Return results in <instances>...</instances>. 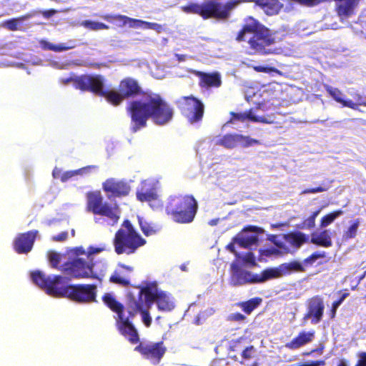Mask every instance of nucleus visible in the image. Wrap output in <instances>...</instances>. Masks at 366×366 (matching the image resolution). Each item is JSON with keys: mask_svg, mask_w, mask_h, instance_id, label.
I'll list each match as a JSON object with an SVG mask.
<instances>
[{"mask_svg": "<svg viewBox=\"0 0 366 366\" xmlns=\"http://www.w3.org/2000/svg\"><path fill=\"white\" fill-rule=\"evenodd\" d=\"M140 229L145 236H150L154 234L157 232L156 227L152 223L147 222L142 217H138Z\"/></svg>", "mask_w": 366, "mask_h": 366, "instance_id": "58836bf2", "label": "nucleus"}, {"mask_svg": "<svg viewBox=\"0 0 366 366\" xmlns=\"http://www.w3.org/2000/svg\"><path fill=\"white\" fill-rule=\"evenodd\" d=\"M256 352V349L253 345L246 347L242 352L241 356L243 360H249L254 357Z\"/></svg>", "mask_w": 366, "mask_h": 366, "instance_id": "de8ad7c7", "label": "nucleus"}, {"mask_svg": "<svg viewBox=\"0 0 366 366\" xmlns=\"http://www.w3.org/2000/svg\"><path fill=\"white\" fill-rule=\"evenodd\" d=\"M322 207H320L316 211L313 212L309 217L305 219L302 222L301 228L312 229L315 226V219L320 213Z\"/></svg>", "mask_w": 366, "mask_h": 366, "instance_id": "a19ab883", "label": "nucleus"}, {"mask_svg": "<svg viewBox=\"0 0 366 366\" xmlns=\"http://www.w3.org/2000/svg\"><path fill=\"white\" fill-rule=\"evenodd\" d=\"M99 74H81L64 79V84L71 82L74 87L82 92H89L97 95Z\"/></svg>", "mask_w": 366, "mask_h": 366, "instance_id": "f8f14e48", "label": "nucleus"}, {"mask_svg": "<svg viewBox=\"0 0 366 366\" xmlns=\"http://www.w3.org/2000/svg\"><path fill=\"white\" fill-rule=\"evenodd\" d=\"M86 197L87 212L106 217L113 224L117 223L120 217V210L117 205L112 206L107 202H104L102 193L99 190L88 192Z\"/></svg>", "mask_w": 366, "mask_h": 366, "instance_id": "423d86ee", "label": "nucleus"}, {"mask_svg": "<svg viewBox=\"0 0 366 366\" xmlns=\"http://www.w3.org/2000/svg\"><path fill=\"white\" fill-rule=\"evenodd\" d=\"M326 254L325 252H313L311 255L305 258L303 261V263L305 265H312L315 263V262L320 258H325Z\"/></svg>", "mask_w": 366, "mask_h": 366, "instance_id": "a18cd8bd", "label": "nucleus"}, {"mask_svg": "<svg viewBox=\"0 0 366 366\" xmlns=\"http://www.w3.org/2000/svg\"><path fill=\"white\" fill-rule=\"evenodd\" d=\"M325 360H309L303 362L298 363L295 366H325Z\"/></svg>", "mask_w": 366, "mask_h": 366, "instance_id": "3c124183", "label": "nucleus"}, {"mask_svg": "<svg viewBox=\"0 0 366 366\" xmlns=\"http://www.w3.org/2000/svg\"><path fill=\"white\" fill-rule=\"evenodd\" d=\"M97 288L94 284L71 285L67 298L78 303L96 302Z\"/></svg>", "mask_w": 366, "mask_h": 366, "instance_id": "9d476101", "label": "nucleus"}, {"mask_svg": "<svg viewBox=\"0 0 366 366\" xmlns=\"http://www.w3.org/2000/svg\"><path fill=\"white\" fill-rule=\"evenodd\" d=\"M154 302L160 311H171L174 307L169 295L163 290L159 292Z\"/></svg>", "mask_w": 366, "mask_h": 366, "instance_id": "2f4dec72", "label": "nucleus"}, {"mask_svg": "<svg viewBox=\"0 0 366 366\" xmlns=\"http://www.w3.org/2000/svg\"><path fill=\"white\" fill-rule=\"evenodd\" d=\"M149 29H153L157 31L158 33H160L163 31V27L161 24L153 22Z\"/></svg>", "mask_w": 366, "mask_h": 366, "instance_id": "680f3d73", "label": "nucleus"}, {"mask_svg": "<svg viewBox=\"0 0 366 366\" xmlns=\"http://www.w3.org/2000/svg\"><path fill=\"white\" fill-rule=\"evenodd\" d=\"M68 238V232L66 231L61 232L59 234L54 235L51 237V239L53 242H65Z\"/></svg>", "mask_w": 366, "mask_h": 366, "instance_id": "864d4df0", "label": "nucleus"}, {"mask_svg": "<svg viewBox=\"0 0 366 366\" xmlns=\"http://www.w3.org/2000/svg\"><path fill=\"white\" fill-rule=\"evenodd\" d=\"M230 269L229 283L231 286L239 287L247 284H256L255 274L242 269L237 262H232Z\"/></svg>", "mask_w": 366, "mask_h": 366, "instance_id": "dca6fc26", "label": "nucleus"}, {"mask_svg": "<svg viewBox=\"0 0 366 366\" xmlns=\"http://www.w3.org/2000/svg\"><path fill=\"white\" fill-rule=\"evenodd\" d=\"M324 310L322 297L320 295L313 296L307 300V312L303 319L305 320L310 319L312 324H317L322 319Z\"/></svg>", "mask_w": 366, "mask_h": 366, "instance_id": "a211bd4d", "label": "nucleus"}, {"mask_svg": "<svg viewBox=\"0 0 366 366\" xmlns=\"http://www.w3.org/2000/svg\"><path fill=\"white\" fill-rule=\"evenodd\" d=\"M100 249H95L89 251L86 258L75 257L71 261L64 264V272L74 279H96L97 274L94 272V263L92 254L99 252Z\"/></svg>", "mask_w": 366, "mask_h": 366, "instance_id": "0eeeda50", "label": "nucleus"}, {"mask_svg": "<svg viewBox=\"0 0 366 366\" xmlns=\"http://www.w3.org/2000/svg\"><path fill=\"white\" fill-rule=\"evenodd\" d=\"M193 74L199 77V86L201 88H217L222 85L221 75L217 71L206 73L201 71H194Z\"/></svg>", "mask_w": 366, "mask_h": 366, "instance_id": "b1692460", "label": "nucleus"}, {"mask_svg": "<svg viewBox=\"0 0 366 366\" xmlns=\"http://www.w3.org/2000/svg\"><path fill=\"white\" fill-rule=\"evenodd\" d=\"M97 169V167L95 165H89L84 167H81L79 169L74 170L75 175H87L90 174L93 170H95Z\"/></svg>", "mask_w": 366, "mask_h": 366, "instance_id": "09e8293b", "label": "nucleus"}, {"mask_svg": "<svg viewBox=\"0 0 366 366\" xmlns=\"http://www.w3.org/2000/svg\"><path fill=\"white\" fill-rule=\"evenodd\" d=\"M233 241L238 244L240 247L244 248H247L254 244H256L258 241V238L256 235H252L247 237H235L233 238Z\"/></svg>", "mask_w": 366, "mask_h": 366, "instance_id": "ea45409f", "label": "nucleus"}, {"mask_svg": "<svg viewBox=\"0 0 366 366\" xmlns=\"http://www.w3.org/2000/svg\"><path fill=\"white\" fill-rule=\"evenodd\" d=\"M32 281L46 294L54 297H68L70 286L69 279L61 275L46 276L41 271L36 270L31 274Z\"/></svg>", "mask_w": 366, "mask_h": 366, "instance_id": "39448f33", "label": "nucleus"}, {"mask_svg": "<svg viewBox=\"0 0 366 366\" xmlns=\"http://www.w3.org/2000/svg\"><path fill=\"white\" fill-rule=\"evenodd\" d=\"M315 335L314 330L301 331L290 342H286L285 347L290 350H297L310 343L315 338Z\"/></svg>", "mask_w": 366, "mask_h": 366, "instance_id": "393cba45", "label": "nucleus"}, {"mask_svg": "<svg viewBox=\"0 0 366 366\" xmlns=\"http://www.w3.org/2000/svg\"><path fill=\"white\" fill-rule=\"evenodd\" d=\"M333 180H328L326 183H322L320 186L313 188H307L302 192V194H315L319 192H323L327 191L330 187Z\"/></svg>", "mask_w": 366, "mask_h": 366, "instance_id": "79ce46f5", "label": "nucleus"}, {"mask_svg": "<svg viewBox=\"0 0 366 366\" xmlns=\"http://www.w3.org/2000/svg\"><path fill=\"white\" fill-rule=\"evenodd\" d=\"M337 294L340 295V297L333 302L334 304L337 305L338 307L343 302V301L350 295V292L347 289H345L342 290H340L337 292Z\"/></svg>", "mask_w": 366, "mask_h": 366, "instance_id": "603ef678", "label": "nucleus"}, {"mask_svg": "<svg viewBox=\"0 0 366 366\" xmlns=\"http://www.w3.org/2000/svg\"><path fill=\"white\" fill-rule=\"evenodd\" d=\"M338 307H339L337 305H336L335 304H334L332 302V307H331L330 311V316L331 319H333V318L335 317L337 310L338 309Z\"/></svg>", "mask_w": 366, "mask_h": 366, "instance_id": "e2e57ef3", "label": "nucleus"}, {"mask_svg": "<svg viewBox=\"0 0 366 366\" xmlns=\"http://www.w3.org/2000/svg\"><path fill=\"white\" fill-rule=\"evenodd\" d=\"M273 42L269 30L266 26L256 34H253L247 40L252 53H264L265 48Z\"/></svg>", "mask_w": 366, "mask_h": 366, "instance_id": "f3484780", "label": "nucleus"}, {"mask_svg": "<svg viewBox=\"0 0 366 366\" xmlns=\"http://www.w3.org/2000/svg\"><path fill=\"white\" fill-rule=\"evenodd\" d=\"M83 25L86 28H87L90 30H93V31L109 29V28L108 25H107L104 23L93 21H90V20L84 21L83 22Z\"/></svg>", "mask_w": 366, "mask_h": 366, "instance_id": "c03bdc74", "label": "nucleus"}, {"mask_svg": "<svg viewBox=\"0 0 366 366\" xmlns=\"http://www.w3.org/2000/svg\"><path fill=\"white\" fill-rule=\"evenodd\" d=\"M134 271V267L122 263L117 264V268L109 277V282L122 287L130 285L129 274Z\"/></svg>", "mask_w": 366, "mask_h": 366, "instance_id": "5701e85b", "label": "nucleus"}, {"mask_svg": "<svg viewBox=\"0 0 366 366\" xmlns=\"http://www.w3.org/2000/svg\"><path fill=\"white\" fill-rule=\"evenodd\" d=\"M74 176H76L74 170L67 171L64 173H61V174L60 176V180L62 182H65L67 180H69L70 178L73 177Z\"/></svg>", "mask_w": 366, "mask_h": 366, "instance_id": "13d9d810", "label": "nucleus"}, {"mask_svg": "<svg viewBox=\"0 0 366 366\" xmlns=\"http://www.w3.org/2000/svg\"><path fill=\"white\" fill-rule=\"evenodd\" d=\"M105 81L104 76L99 74L96 96L104 97L114 107L121 105L125 99L142 96L140 100L129 102L126 107L132 133L146 127L149 119L158 126H164L173 119V108L160 94L144 92L137 79L130 76L122 79L118 85V91L107 89Z\"/></svg>", "mask_w": 366, "mask_h": 366, "instance_id": "f257e3e1", "label": "nucleus"}, {"mask_svg": "<svg viewBox=\"0 0 366 366\" xmlns=\"http://www.w3.org/2000/svg\"><path fill=\"white\" fill-rule=\"evenodd\" d=\"M256 284L262 283L267 280L276 279L282 277L280 269V265L277 267L268 268L264 269L260 274H255Z\"/></svg>", "mask_w": 366, "mask_h": 366, "instance_id": "7c9ffc66", "label": "nucleus"}, {"mask_svg": "<svg viewBox=\"0 0 366 366\" xmlns=\"http://www.w3.org/2000/svg\"><path fill=\"white\" fill-rule=\"evenodd\" d=\"M40 45L44 50H49L54 52H61L73 49L77 46L76 41L72 39L69 40L66 43H61L59 44H54L46 40H41L40 41Z\"/></svg>", "mask_w": 366, "mask_h": 366, "instance_id": "c85d7f7f", "label": "nucleus"}, {"mask_svg": "<svg viewBox=\"0 0 366 366\" xmlns=\"http://www.w3.org/2000/svg\"><path fill=\"white\" fill-rule=\"evenodd\" d=\"M242 231L252 232H259L262 231V229L257 226L249 225V226L245 227Z\"/></svg>", "mask_w": 366, "mask_h": 366, "instance_id": "bf43d9fd", "label": "nucleus"}, {"mask_svg": "<svg viewBox=\"0 0 366 366\" xmlns=\"http://www.w3.org/2000/svg\"><path fill=\"white\" fill-rule=\"evenodd\" d=\"M139 290L137 299L138 301H143L146 307L150 308L154 303L155 300L161 290L159 289L158 283L156 281H144L142 285L134 287Z\"/></svg>", "mask_w": 366, "mask_h": 366, "instance_id": "2eb2a0df", "label": "nucleus"}, {"mask_svg": "<svg viewBox=\"0 0 366 366\" xmlns=\"http://www.w3.org/2000/svg\"><path fill=\"white\" fill-rule=\"evenodd\" d=\"M176 104L182 114L190 124H195L202 120L204 106L199 99L192 95L182 97Z\"/></svg>", "mask_w": 366, "mask_h": 366, "instance_id": "6e6552de", "label": "nucleus"}, {"mask_svg": "<svg viewBox=\"0 0 366 366\" xmlns=\"http://www.w3.org/2000/svg\"><path fill=\"white\" fill-rule=\"evenodd\" d=\"M134 351L139 352L143 358L149 360L153 365H158L167 352V347L163 341L157 342H139L134 347Z\"/></svg>", "mask_w": 366, "mask_h": 366, "instance_id": "1a4fd4ad", "label": "nucleus"}, {"mask_svg": "<svg viewBox=\"0 0 366 366\" xmlns=\"http://www.w3.org/2000/svg\"><path fill=\"white\" fill-rule=\"evenodd\" d=\"M49 260L53 268H57L60 262V255L55 252H51L49 254Z\"/></svg>", "mask_w": 366, "mask_h": 366, "instance_id": "8fccbe9b", "label": "nucleus"}, {"mask_svg": "<svg viewBox=\"0 0 366 366\" xmlns=\"http://www.w3.org/2000/svg\"><path fill=\"white\" fill-rule=\"evenodd\" d=\"M264 27L265 26L253 16H247L244 19L241 29L237 33L235 40L237 42L245 41L247 40V34L253 35V34H256Z\"/></svg>", "mask_w": 366, "mask_h": 366, "instance_id": "412c9836", "label": "nucleus"}, {"mask_svg": "<svg viewBox=\"0 0 366 366\" xmlns=\"http://www.w3.org/2000/svg\"><path fill=\"white\" fill-rule=\"evenodd\" d=\"M253 2L267 15L277 14L282 7L279 0H230L223 4L217 0H206L202 4L190 3L182 7L187 14L200 16L203 19H215L225 21L230 17L231 11L241 3Z\"/></svg>", "mask_w": 366, "mask_h": 366, "instance_id": "f03ea898", "label": "nucleus"}, {"mask_svg": "<svg viewBox=\"0 0 366 366\" xmlns=\"http://www.w3.org/2000/svg\"><path fill=\"white\" fill-rule=\"evenodd\" d=\"M360 221L359 219H355L352 224L347 228V229L344 232V238L352 239L355 238L357 233V229L360 225Z\"/></svg>", "mask_w": 366, "mask_h": 366, "instance_id": "37998d69", "label": "nucleus"}, {"mask_svg": "<svg viewBox=\"0 0 366 366\" xmlns=\"http://www.w3.org/2000/svg\"><path fill=\"white\" fill-rule=\"evenodd\" d=\"M244 261L247 263L254 264L255 259L254 254L252 252H249L244 257Z\"/></svg>", "mask_w": 366, "mask_h": 366, "instance_id": "052dcab7", "label": "nucleus"}, {"mask_svg": "<svg viewBox=\"0 0 366 366\" xmlns=\"http://www.w3.org/2000/svg\"><path fill=\"white\" fill-rule=\"evenodd\" d=\"M326 91L334 100L341 104L343 107H348L352 109L357 110L358 109V107L360 105V102H362V97L360 95L357 96V102H354L351 99H345V95L341 90L330 86H326Z\"/></svg>", "mask_w": 366, "mask_h": 366, "instance_id": "a878e982", "label": "nucleus"}, {"mask_svg": "<svg viewBox=\"0 0 366 366\" xmlns=\"http://www.w3.org/2000/svg\"><path fill=\"white\" fill-rule=\"evenodd\" d=\"M31 16L32 15L31 14H26L25 15L16 18L6 20L2 23V26L9 31H18L20 29L21 24L24 21L29 19Z\"/></svg>", "mask_w": 366, "mask_h": 366, "instance_id": "f704fd0d", "label": "nucleus"}, {"mask_svg": "<svg viewBox=\"0 0 366 366\" xmlns=\"http://www.w3.org/2000/svg\"><path fill=\"white\" fill-rule=\"evenodd\" d=\"M337 366H348V361L345 358L338 360Z\"/></svg>", "mask_w": 366, "mask_h": 366, "instance_id": "774afa93", "label": "nucleus"}, {"mask_svg": "<svg viewBox=\"0 0 366 366\" xmlns=\"http://www.w3.org/2000/svg\"><path fill=\"white\" fill-rule=\"evenodd\" d=\"M147 241L137 232L129 219H124L113 239L114 252L120 254L130 255L144 246Z\"/></svg>", "mask_w": 366, "mask_h": 366, "instance_id": "20e7f679", "label": "nucleus"}, {"mask_svg": "<svg viewBox=\"0 0 366 366\" xmlns=\"http://www.w3.org/2000/svg\"><path fill=\"white\" fill-rule=\"evenodd\" d=\"M55 11L54 10H47V11H44L43 12V16L46 18H49L51 17L52 15H54L55 14Z\"/></svg>", "mask_w": 366, "mask_h": 366, "instance_id": "338daca9", "label": "nucleus"}, {"mask_svg": "<svg viewBox=\"0 0 366 366\" xmlns=\"http://www.w3.org/2000/svg\"><path fill=\"white\" fill-rule=\"evenodd\" d=\"M262 302V299L259 297L251 298L247 301L239 302L237 305L247 315H250Z\"/></svg>", "mask_w": 366, "mask_h": 366, "instance_id": "72a5a7b5", "label": "nucleus"}, {"mask_svg": "<svg viewBox=\"0 0 366 366\" xmlns=\"http://www.w3.org/2000/svg\"><path fill=\"white\" fill-rule=\"evenodd\" d=\"M102 189L109 199L121 198L129 195L131 186L124 179L109 178L103 182Z\"/></svg>", "mask_w": 366, "mask_h": 366, "instance_id": "9b49d317", "label": "nucleus"}, {"mask_svg": "<svg viewBox=\"0 0 366 366\" xmlns=\"http://www.w3.org/2000/svg\"><path fill=\"white\" fill-rule=\"evenodd\" d=\"M145 307L143 301H138L133 297L128 300L126 310L129 315V317L134 318L138 313H140L143 323L147 327H149L152 320L149 312V308H144Z\"/></svg>", "mask_w": 366, "mask_h": 366, "instance_id": "aec40b11", "label": "nucleus"}, {"mask_svg": "<svg viewBox=\"0 0 366 366\" xmlns=\"http://www.w3.org/2000/svg\"><path fill=\"white\" fill-rule=\"evenodd\" d=\"M324 348H325L324 345L320 344L319 347L312 349V350H310L309 352H304L302 353V355L303 356H310L311 355H312L314 353H317L319 355H322L323 353Z\"/></svg>", "mask_w": 366, "mask_h": 366, "instance_id": "6e6d98bb", "label": "nucleus"}, {"mask_svg": "<svg viewBox=\"0 0 366 366\" xmlns=\"http://www.w3.org/2000/svg\"><path fill=\"white\" fill-rule=\"evenodd\" d=\"M252 69L257 71V72H263V73H276V74H280V70H278L277 68L274 66H252Z\"/></svg>", "mask_w": 366, "mask_h": 366, "instance_id": "49530a36", "label": "nucleus"}, {"mask_svg": "<svg viewBox=\"0 0 366 366\" xmlns=\"http://www.w3.org/2000/svg\"><path fill=\"white\" fill-rule=\"evenodd\" d=\"M137 199L141 202H152L156 200L158 197L156 189L154 188L144 189L143 188L140 191H137Z\"/></svg>", "mask_w": 366, "mask_h": 366, "instance_id": "e433bc0d", "label": "nucleus"}, {"mask_svg": "<svg viewBox=\"0 0 366 366\" xmlns=\"http://www.w3.org/2000/svg\"><path fill=\"white\" fill-rule=\"evenodd\" d=\"M310 242L324 247H330L332 245V241L328 231L325 229L319 234L313 235Z\"/></svg>", "mask_w": 366, "mask_h": 366, "instance_id": "c9c22d12", "label": "nucleus"}, {"mask_svg": "<svg viewBox=\"0 0 366 366\" xmlns=\"http://www.w3.org/2000/svg\"><path fill=\"white\" fill-rule=\"evenodd\" d=\"M61 174V169H58V168H54L53 172H52V176L55 179H60V176Z\"/></svg>", "mask_w": 366, "mask_h": 366, "instance_id": "0e129e2a", "label": "nucleus"}, {"mask_svg": "<svg viewBox=\"0 0 366 366\" xmlns=\"http://www.w3.org/2000/svg\"><path fill=\"white\" fill-rule=\"evenodd\" d=\"M231 119L229 122L234 121L244 122L249 120L253 122H261L264 124H273L274 122L270 117H257L253 114L252 109H249L244 113L230 112Z\"/></svg>", "mask_w": 366, "mask_h": 366, "instance_id": "bb28decb", "label": "nucleus"}, {"mask_svg": "<svg viewBox=\"0 0 366 366\" xmlns=\"http://www.w3.org/2000/svg\"><path fill=\"white\" fill-rule=\"evenodd\" d=\"M217 144L227 149H232L238 145L243 147L259 145L261 144V142L259 140L252 139L249 136L239 134H227L217 141Z\"/></svg>", "mask_w": 366, "mask_h": 366, "instance_id": "ddd939ff", "label": "nucleus"}, {"mask_svg": "<svg viewBox=\"0 0 366 366\" xmlns=\"http://www.w3.org/2000/svg\"><path fill=\"white\" fill-rule=\"evenodd\" d=\"M357 356L358 360L355 366H366V352H361Z\"/></svg>", "mask_w": 366, "mask_h": 366, "instance_id": "4d7b16f0", "label": "nucleus"}, {"mask_svg": "<svg viewBox=\"0 0 366 366\" xmlns=\"http://www.w3.org/2000/svg\"><path fill=\"white\" fill-rule=\"evenodd\" d=\"M280 269L283 277L289 275L293 272H303L305 271V267L302 262L294 260L280 264Z\"/></svg>", "mask_w": 366, "mask_h": 366, "instance_id": "473e14b6", "label": "nucleus"}, {"mask_svg": "<svg viewBox=\"0 0 366 366\" xmlns=\"http://www.w3.org/2000/svg\"><path fill=\"white\" fill-rule=\"evenodd\" d=\"M283 239L292 247L300 248L309 242V237L301 232H292L284 234Z\"/></svg>", "mask_w": 366, "mask_h": 366, "instance_id": "c756f323", "label": "nucleus"}, {"mask_svg": "<svg viewBox=\"0 0 366 366\" xmlns=\"http://www.w3.org/2000/svg\"><path fill=\"white\" fill-rule=\"evenodd\" d=\"M102 19L107 21L115 24L122 27L129 24L130 27H137L144 25L146 28L149 29L153 22H148L140 19H132L122 14H105L103 15Z\"/></svg>", "mask_w": 366, "mask_h": 366, "instance_id": "4be33fe9", "label": "nucleus"}, {"mask_svg": "<svg viewBox=\"0 0 366 366\" xmlns=\"http://www.w3.org/2000/svg\"><path fill=\"white\" fill-rule=\"evenodd\" d=\"M165 212L171 219L179 224L191 223L197 212L198 204L191 194L173 195L167 199Z\"/></svg>", "mask_w": 366, "mask_h": 366, "instance_id": "7ed1b4c3", "label": "nucleus"}, {"mask_svg": "<svg viewBox=\"0 0 366 366\" xmlns=\"http://www.w3.org/2000/svg\"><path fill=\"white\" fill-rule=\"evenodd\" d=\"M102 300L108 308L117 315V318L124 315V306L116 299L113 294L106 292L103 295Z\"/></svg>", "mask_w": 366, "mask_h": 366, "instance_id": "cd10ccee", "label": "nucleus"}, {"mask_svg": "<svg viewBox=\"0 0 366 366\" xmlns=\"http://www.w3.org/2000/svg\"><path fill=\"white\" fill-rule=\"evenodd\" d=\"M234 241L232 242H230L229 244H228L226 247V248L229 250L232 253H234V254H237V252L235 250V248H234Z\"/></svg>", "mask_w": 366, "mask_h": 366, "instance_id": "69168bd1", "label": "nucleus"}, {"mask_svg": "<svg viewBox=\"0 0 366 366\" xmlns=\"http://www.w3.org/2000/svg\"><path fill=\"white\" fill-rule=\"evenodd\" d=\"M343 213L344 212L342 209H337L323 216L320 220V227L323 228L327 227Z\"/></svg>", "mask_w": 366, "mask_h": 366, "instance_id": "4c0bfd02", "label": "nucleus"}, {"mask_svg": "<svg viewBox=\"0 0 366 366\" xmlns=\"http://www.w3.org/2000/svg\"><path fill=\"white\" fill-rule=\"evenodd\" d=\"M133 317H129L127 314L119 318H116V326L119 333L124 336L131 344H137L140 341L137 330L132 324Z\"/></svg>", "mask_w": 366, "mask_h": 366, "instance_id": "4468645a", "label": "nucleus"}, {"mask_svg": "<svg viewBox=\"0 0 366 366\" xmlns=\"http://www.w3.org/2000/svg\"><path fill=\"white\" fill-rule=\"evenodd\" d=\"M246 320V317L240 312L232 313L229 316V320L233 322H243Z\"/></svg>", "mask_w": 366, "mask_h": 366, "instance_id": "5fc2aeb1", "label": "nucleus"}, {"mask_svg": "<svg viewBox=\"0 0 366 366\" xmlns=\"http://www.w3.org/2000/svg\"><path fill=\"white\" fill-rule=\"evenodd\" d=\"M39 231L34 229L19 233L13 242V248L17 254H27L33 248Z\"/></svg>", "mask_w": 366, "mask_h": 366, "instance_id": "6ab92c4d", "label": "nucleus"}]
</instances>
